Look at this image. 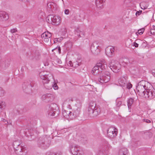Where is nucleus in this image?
<instances>
[{"instance_id": "423d86ee", "label": "nucleus", "mask_w": 155, "mask_h": 155, "mask_svg": "<svg viewBox=\"0 0 155 155\" xmlns=\"http://www.w3.org/2000/svg\"><path fill=\"white\" fill-rule=\"evenodd\" d=\"M40 76L44 84H48L51 79H53V76L51 74L45 71L41 72Z\"/></svg>"}, {"instance_id": "cd10ccee", "label": "nucleus", "mask_w": 155, "mask_h": 155, "mask_svg": "<svg viewBox=\"0 0 155 155\" xmlns=\"http://www.w3.org/2000/svg\"><path fill=\"white\" fill-rule=\"evenodd\" d=\"M0 65L1 67L4 69L6 68L7 67H8V66L7 65L6 66L5 64V61H3L1 63Z\"/></svg>"}, {"instance_id": "ea45409f", "label": "nucleus", "mask_w": 155, "mask_h": 155, "mask_svg": "<svg viewBox=\"0 0 155 155\" xmlns=\"http://www.w3.org/2000/svg\"><path fill=\"white\" fill-rule=\"evenodd\" d=\"M136 41L138 43H145L144 41H141L140 40H138Z\"/></svg>"}, {"instance_id": "2eb2a0df", "label": "nucleus", "mask_w": 155, "mask_h": 155, "mask_svg": "<svg viewBox=\"0 0 155 155\" xmlns=\"http://www.w3.org/2000/svg\"><path fill=\"white\" fill-rule=\"evenodd\" d=\"M81 60V59H78L76 61L74 62L73 63L71 61H67V64L69 66L74 68L77 67L80 65L81 61H80Z\"/></svg>"}, {"instance_id": "c756f323", "label": "nucleus", "mask_w": 155, "mask_h": 155, "mask_svg": "<svg viewBox=\"0 0 155 155\" xmlns=\"http://www.w3.org/2000/svg\"><path fill=\"white\" fill-rule=\"evenodd\" d=\"M68 111L67 110H64L63 111L62 113L64 117H65L68 118V114H67V113H66L67 111Z\"/></svg>"}, {"instance_id": "a19ab883", "label": "nucleus", "mask_w": 155, "mask_h": 155, "mask_svg": "<svg viewBox=\"0 0 155 155\" xmlns=\"http://www.w3.org/2000/svg\"><path fill=\"white\" fill-rule=\"evenodd\" d=\"M122 103L121 101H119L118 103L117 104V106L118 107H119L120 105Z\"/></svg>"}, {"instance_id": "9d476101", "label": "nucleus", "mask_w": 155, "mask_h": 155, "mask_svg": "<svg viewBox=\"0 0 155 155\" xmlns=\"http://www.w3.org/2000/svg\"><path fill=\"white\" fill-rule=\"evenodd\" d=\"M69 151L73 155H81L80 148L77 145L71 143L69 147Z\"/></svg>"}, {"instance_id": "3c124183", "label": "nucleus", "mask_w": 155, "mask_h": 155, "mask_svg": "<svg viewBox=\"0 0 155 155\" xmlns=\"http://www.w3.org/2000/svg\"><path fill=\"white\" fill-rule=\"evenodd\" d=\"M49 4H50V3H48V6Z\"/></svg>"}, {"instance_id": "a878e982", "label": "nucleus", "mask_w": 155, "mask_h": 155, "mask_svg": "<svg viewBox=\"0 0 155 155\" xmlns=\"http://www.w3.org/2000/svg\"><path fill=\"white\" fill-rule=\"evenodd\" d=\"M66 113H67V114H68V119H72L74 117V116H72L73 113H72L70 111H67Z\"/></svg>"}, {"instance_id": "de8ad7c7", "label": "nucleus", "mask_w": 155, "mask_h": 155, "mask_svg": "<svg viewBox=\"0 0 155 155\" xmlns=\"http://www.w3.org/2000/svg\"><path fill=\"white\" fill-rule=\"evenodd\" d=\"M48 63H45V66H48Z\"/></svg>"}, {"instance_id": "c03bdc74", "label": "nucleus", "mask_w": 155, "mask_h": 155, "mask_svg": "<svg viewBox=\"0 0 155 155\" xmlns=\"http://www.w3.org/2000/svg\"><path fill=\"white\" fill-rule=\"evenodd\" d=\"M58 51H59V53H61V51L60 47H58Z\"/></svg>"}, {"instance_id": "c9c22d12", "label": "nucleus", "mask_w": 155, "mask_h": 155, "mask_svg": "<svg viewBox=\"0 0 155 155\" xmlns=\"http://www.w3.org/2000/svg\"><path fill=\"white\" fill-rule=\"evenodd\" d=\"M69 10L68 9H67L65 10L64 13L65 14L68 15L69 13Z\"/></svg>"}, {"instance_id": "9b49d317", "label": "nucleus", "mask_w": 155, "mask_h": 155, "mask_svg": "<svg viewBox=\"0 0 155 155\" xmlns=\"http://www.w3.org/2000/svg\"><path fill=\"white\" fill-rule=\"evenodd\" d=\"M117 131V130L114 127H110L107 130V135L108 137L113 138L116 136Z\"/></svg>"}, {"instance_id": "39448f33", "label": "nucleus", "mask_w": 155, "mask_h": 155, "mask_svg": "<svg viewBox=\"0 0 155 155\" xmlns=\"http://www.w3.org/2000/svg\"><path fill=\"white\" fill-rule=\"evenodd\" d=\"M110 78V74L107 71L101 72L98 78V81L101 83H106Z\"/></svg>"}, {"instance_id": "6ab92c4d", "label": "nucleus", "mask_w": 155, "mask_h": 155, "mask_svg": "<svg viewBox=\"0 0 155 155\" xmlns=\"http://www.w3.org/2000/svg\"><path fill=\"white\" fill-rule=\"evenodd\" d=\"M128 153L127 149L125 148L120 149L118 151L119 155H127Z\"/></svg>"}, {"instance_id": "4be33fe9", "label": "nucleus", "mask_w": 155, "mask_h": 155, "mask_svg": "<svg viewBox=\"0 0 155 155\" xmlns=\"http://www.w3.org/2000/svg\"><path fill=\"white\" fill-rule=\"evenodd\" d=\"M53 87V88L54 90H57L58 88V86L56 84H54V85H53V84L51 85L49 87H48L47 86H45V87L47 88V89H49L51 88V87Z\"/></svg>"}, {"instance_id": "8fccbe9b", "label": "nucleus", "mask_w": 155, "mask_h": 155, "mask_svg": "<svg viewBox=\"0 0 155 155\" xmlns=\"http://www.w3.org/2000/svg\"><path fill=\"white\" fill-rule=\"evenodd\" d=\"M108 148H107V149H106L105 150H108Z\"/></svg>"}, {"instance_id": "dca6fc26", "label": "nucleus", "mask_w": 155, "mask_h": 155, "mask_svg": "<svg viewBox=\"0 0 155 155\" xmlns=\"http://www.w3.org/2000/svg\"><path fill=\"white\" fill-rule=\"evenodd\" d=\"M41 98L43 100H46L47 101H52L54 99V97L52 94H47L42 95Z\"/></svg>"}, {"instance_id": "a211bd4d", "label": "nucleus", "mask_w": 155, "mask_h": 155, "mask_svg": "<svg viewBox=\"0 0 155 155\" xmlns=\"http://www.w3.org/2000/svg\"><path fill=\"white\" fill-rule=\"evenodd\" d=\"M105 1V0H95V4L97 7L98 8H102Z\"/></svg>"}, {"instance_id": "1a4fd4ad", "label": "nucleus", "mask_w": 155, "mask_h": 155, "mask_svg": "<svg viewBox=\"0 0 155 155\" xmlns=\"http://www.w3.org/2000/svg\"><path fill=\"white\" fill-rule=\"evenodd\" d=\"M101 49V46L99 45L96 41L93 42L91 45V51L94 55H97L99 54L100 53Z\"/></svg>"}, {"instance_id": "09e8293b", "label": "nucleus", "mask_w": 155, "mask_h": 155, "mask_svg": "<svg viewBox=\"0 0 155 155\" xmlns=\"http://www.w3.org/2000/svg\"><path fill=\"white\" fill-rule=\"evenodd\" d=\"M153 29H155V25L153 26Z\"/></svg>"}, {"instance_id": "7ed1b4c3", "label": "nucleus", "mask_w": 155, "mask_h": 155, "mask_svg": "<svg viewBox=\"0 0 155 155\" xmlns=\"http://www.w3.org/2000/svg\"><path fill=\"white\" fill-rule=\"evenodd\" d=\"M106 65V63L104 60L98 62L93 68L92 74L94 75H100L101 72H103L101 70L105 68Z\"/></svg>"}, {"instance_id": "bb28decb", "label": "nucleus", "mask_w": 155, "mask_h": 155, "mask_svg": "<svg viewBox=\"0 0 155 155\" xmlns=\"http://www.w3.org/2000/svg\"><path fill=\"white\" fill-rule=\"evenodd\" d=\"M79 114V112L78 110H75L74 112L73 113L72 116H74V117H76Z\"/></svg>"}, {"instance_id": "58836bf2", "label": "nucleus", "mask_w": 155, "mask_h": 155, "mask_svg": "<svg viewBox=\"0 0 155 155\" xmlns=\"http://www.w3.org/2000/svg\"><path fill=\"white\" fill-rule=\"evenodd\" d=\"M134 45L136 48H137L138 47V44H137V43L136 42H134Z\"/></svg>"}, {"instance_id": "473e14b6", "label": "nucleus", "mask_w": 155, "mask_h": 155, "mask_svg": "<svg viewBox=\"0 0 155 155\" xmlns=\"http://www.w3.org/2000/svg\"><path fill=\"white\" fill-rule=\"evenodd\" d=\"M143 121L147 123H150L151 122L150 120L146 119H143Z\"/></svg>"}, {"instance_id": "f3484780", "label": "nucleus", "mask_w": 155, "mask_h": 155, "mask_svg": "<svg viewBox=\"0 0 155 155\" xmlns=\"http://www.w3.org/2000/svg\"><path fill=\"white\" fill-rule=\"evenodd\" d=\"M13 146L14 149L16 151L19 150L20 152L22 151L21 146L20 145V143L19 141H15L13 143Z\"/></svg>"}, {"instance_id": "72a5a7b5", "label": "nucleus", "mask_w": 155, "mask_h": 155, "mask_svg": "<svg viewBox=\"0 0 155 155\" xmlns=\"http://www.w3.org/2000/svg\"><path fill=\"white\" fill-rule=\"evenodd\" d=\"M150 32L151 34L155 35V29L153 28L150 30Z\"/></svg>"}, {"instance_id": "e433bc0d", "label": "nucleus", "mask_w": 155, "mask_h": 155, "mask_svg": "<svg viewBox=\"0 0 155 155\" xmlns=\"http://www.w3.org/2000/svg\"><path fill=\"white\" fill-rule=\"evenodd\" d=\"M35 54L37 56L39 55L40 54V53L38 51H36L35 52Z\"/></svg>"}, {"instance_id": "7c9ffc66", "label": "nucleus", "mask_w": 155, "mask_h": 155, "mask_svg": "<svg viewBox=\"0 0 155 155\" xmlns=\"http://www.w3.org/2000/svg\"><path fill=\"white\" fill-rule=\"evenodd\" d=\"M10 31L12 33H14L16 32L17 31V30L16 28H14L11 29Z\"/></svg>"}, {"instance_id": "37998d69", "label": "nucleus", "mask_w": 155, "mask_h": 155, "mask_svg": "<svg viewBox=\"0 0 155 155\" xmlns=\"http://www.w3.org/2000/svg\"><path fill=\"white\" fill-rule=\"evenodd\" d=\"M57 42H58V38H55L54 41V43H56Z\"/></svg>"}, {"instance_id": "6e6552de", "label": "nucleus", "mask_w": 155, "mask_h": 155, "mask_svg": "<svg viewBox=\"0 0 155 155\" xmlns=\"http://www.w3.org/2000/svg\"><path fill=\"white\" fill-rule=\"evenodd\" d=\"M109 67L114 72L117 73L121 68V65L117 61L112 60L109 64Z\"/></svg>"}, {"instance_id": "4468645a", "label": "nucleus", "mask_w": 155, "mask_h": 155, "mask_svg": "<svg viewBox=\"0 0 155 155\" xmlns=\"http://www.w3.org/2000/svg\"><path fill=\"white\" fill-rule=\"evenodd\" d=\"M9 16L8 14L4 11H0V21H6L9 18Z\"/></svg>"}, {"instance_id": "f257e3e1", "label": "nucleus", "mask_w": 155, "mask_h": 155, "mask_svg": "<svg viewBox=\"0 0 155 155\" xmlns=\"http://www.w3.org/2000/svg\"><path fill=\"white\" fill-rule=\"evenodd\" d=\"M137 94L146 98L152 99L155 96V90L150 83L144 81L140 82L137 86Z\"/></svg>"}, {"instance_id": "79ce46f5", "label": "nucleus", "mask_w": 155, "mask_h": 155, "mask_svg": "<svg viewBox=\"0 0 155 155\" xmlns=\"http://www.w3.org/2000/svg\"><path fill=\"white\" fill-rule=\"evenodd\" d=\"M58 38V42H60L63 39V38L62 37H60V38Z\"/></svg>"}, {"instance_id": "603ef678", "label": "nucleus", "mask_w": 155, "mask_h": 155, "mask_svg": "<svg viewBox=\"0 0 155 155\" xmlns=\"http://www.w3.org/2000/svg\"><path fill=\"white\" fill-rule=\"evenodd\" d=\"M51 8H52V6H51V7H50Z\"/></svg>"}, {"instance_id": "ddd939ff", "label": "nucleus", "mask_w": 155, "mask_h": 155, "mask_svg": "<svg viewBox=\"0 0 155 155\" xmlns=\"http://www.w3.org/2000/svg\"><path fill=\"white\" fill-rule=\"evenodd\" d=\"M57 108V106L55 104H51L50 107L48 114L50 116H54L55 114L56 109Z\"/></svg>"}, {"instance_id": "aec40b11", "label": "nucleus", "mask_w": 155, "mask_h": 155, "mask_svg": "<svg viewBox=\"0 0 155 155\" xmlns=\"http://www.w3.org/2000/svg\"><path fill=\"white\" fill-rule=\"evenodd\" d=\"M75 34L77 35L79 37H81L84 35V31H81L79 28H77L76 30Z\"/></svg>"}, {"instance_id": "b1692460", "label": "nucleus", "mask_w": 155, "mask_h": 155, "mask_svg": "<svg viewBox=\"0 0 155 155\" xmlns=\"http://www.w3.org/2000/svg\"><path fill=\"white\" fill-rule=\"evenodd\" d=\"M134 101V99L132 98H130L128 101L127 103L128 107L129 108L131 106Z\"/></svg>"}, {"instance_id": "0eeeda50", "label": "nucleus", "mask_w": 155, "mask_h": 155, "mask_svg": "<svg viewBox=\"0 0 155 155\" xmlns=\"http://www.w3.org/2000/svg\"><path fill=\"white\" fill-rule=\"evenodd\" d=\"M118 83L120 86L122 87L126 86V88L130 89L132 87V85L128 81L127 76H121L118 80Z\"/></svg>"}, {"instance_id": "2f4dec72", "label": "nucleus", "mask_w": 155, "mask_h": 155, "mask_svg": "<svg viewBox=\"0 0 155 155\" xmlns=\"http://www.w3.org/2000/svg\"><path fill=\"white\" fill-rule=\"evenodd\" d=\"M5 102H2L0 103V109L3 108L5 106Z\"/></svg>"}, {"instance_id": "20e7f679", "label": "nucleus", "mask_w": 155, "mask_h": 155, "mask_svg": "<svg viewBox=\"0 0 155 155\" xmlns=\"http://www.w3.org/2000/svg\"><path fill=\"white\" fill-rule=\"evenodd\" d=\"M46 21L50 24L53 25H58L61 22V17L58 16H54L53 15H50L46 18Z\"/></svg>"}, {"instance_id": "f03ea898", "label": "nucleus", "mask_w": 155, "mask_h": 155, "mask_svg": "<svg viewBox=\"0 0 155 155\" xmlns=\"http://www.w3.org/2000/svg\"><path fill=\"white\" fill-rule=\"evenodd\" d=\"M87 113L91 116H96L100 113V110L93 101L91 102L89 104Z\"/></svg>"}, {"instance_id": "a18cd8bd", "label": "nucleus", "mask_w": 155, "mask_h": 155, "mask_svg": "<svg viewBox=\"0 0 155 155\" xmlns=\"http://www.w3.org/2000/svg\"><path fill=\"white\" fill-rule=\"evenodd\" d=\"M3 121L5 122V124H6L7 123H8V122L5 120L4 119L3 120Z\"/></svg>"}, {"instance_id": "f8f14e48", "label": "nucleus", "mask_w": 155, "mask_h": 155, "mask_svg": "<svg viewBox=\"0 0 155 155\" xmlns=\"http://www.w3.org/2000/svg\"><path fill=\"white\" fill-rule=\"evenodd\" d=\"M115 50L114 47L110 46L107 47L105 49V52L106 55L109 57H112L114 54Z\"/></svg>"}, {"instance_id": "f704fd0d", "label": "nucleus", "mask_w": 155, "mask_h": 155, "mask_svg": "<svg viewBox=\"0 0 155 155\" xmlns=\"http://www.w3.org/2000/svg\"><path fill=\"white\" fill-rule=\"evenodd\" d=\"M142 11L140 10L139 11H137L136 13V16H137L140 15L142 13Z\"/></svg>"}, {"instance_id": "c85d7f7f", "label": "nucleus", "mask_w": 155, "mask_h": 155, "mask_svg": "<svg viewBox=\"0 0 155 155\" xmlns=\"http://www.w3.org/2000/svg\"><path fill=\"white\" fill-rule=\"evenodd\" d=\"M4 91L3 89L0 87V96H3L4 94Z\"/></svg>"}, {"instance_id": "5701e85b", "label": "nucleus", "mask_w": 155, "mask_h": 155, "mask_svg": "<svg viewBox=\"0 0 155 155\" xmlns=\"http://www.w3.org/2000/svg\"><path fill=\"white\" fill-rule=\"evenodd\" d=\"M140 5L142 9H146L147 7V5L145 2H142L140 4Z\"/></svg>"}, {"instance_id": "393cba45", "label": "nucleus", "mask_w": 155, "mask_h": 155, "mask_svg": "<svg viewBox=\"0 0 155 155\" xmlns=\"http://www.w3.org/2000/svg\"><path fill=\"white\" fill-rule=\"evenodd\" d=\"M145 28H142L138 30L137 32L136 33V35H141L142 34L144 31Z\"/></svg>"}, {"instance_id": "49530a36", "label": "nucleus", "mask_w": 155, "mask_h": 155, "mask_svg": "<svg viewBox=\"0 0 155 155\" xmlns=\"http://www.w3.org/2000/svg\"><path fill=\"white\" fill-rule=\"evenodd\" d=\"M56 155H62L61 153H57Z\"/></svg>"}, {"instance_id": "4c0bfd02", "label": "nucleus", "mask_w": 155, "mask_h": 155, "mask_svg": "<svg viewBox=\"0 0 155 155\" xmlns=\"http://www.w3.org/2000/svg\"><path fill=\"white\" fill-rule=\"evenodd\" d=\"M49 38H44V40L45 42H47L49 41Z\"/></svg>"}, {"instance_id": "412c9836", "label": "nucleus", "mask_w": 155, "mask_h": 155, "mask_svg": "<svg viewBox=\"0 0 155 155\" xmlns=\"http://www.w3.org/2000/svg\"><path fill=\"white\" fill-rule=\"evenodd\" d=\"M51 36V34L48 32H44L41 35V37L42 38H50Z\"/></svg>"}]
</instances>
